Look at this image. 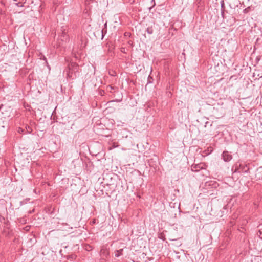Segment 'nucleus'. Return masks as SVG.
Segmentation results:
<instances>
[{
    "mask_svg": "<svg viewBox=\"0 0 262 262\" xmlns=\"http://www.w3.org/2000/svg\"><path fill=\"white\" fill-rule=\"evenodd\" d=\"M146 31L149 34H151L153 33V29L151 27H148L146 29Z\"/></svg>",
    "mask_w": 262,
    "mask_h": 262,
    "instance_id": "6e6552de",
    "label": "nucleus"
},
{
    "mask_svg": "<svg viewBox=\"0 0 262 262\" xmlns=\"http://www.w3.org/2000/svg\"><path fill=\"white\" fill-rule=\"evenodd\" d=\"M203 167L200 164L192 165L191 166V170L193 171H199L200 169H202Z\"/></svg>",
    "mask_w": 262,
    "mask_h": 262,
    "instance_id": "7ed1b4c3",
    "label": "nucleus"
},
{
    "mask_svg": "<svg viewBox=\"0 0 262 262\" xmlns=\"http://www.w3.org/2000/svg\"><path fill=\"white\" fill-rule=\"evenodd\" d=\"M60 88H61V91H62V85H60Z\"/></svg>",
    "mask_w": 262,
    "mask_h": 262,
    "instance_id": "a211bd4d",
    "label": "nucleus"
},
{
    "mask_svg": "<svg viewBox=\"0 0 262 262\" xmlns=\"http://www.w3.org/2000/svg\"><path fill=\"white\" fill-rule=\"evenodd\" d=\"M151 6L149 8V10L150 11L151 9L155 6L156 3L155 0L151 1Z\"/></svg>",
    "mask_w": 262,
    "mask_h": 262,
    "instance_id": "1a4fd4ad",
    "label": "nucleus"
},
{
    "mask_svg": "<svg viewBox=\"0 0 262 262\" xmlns=\"http://www.w3.org/2000/svg\"><path fill=\"white\" fill-rule=\"evenodd\" d=\"M259 237L262 239V231H259V234H258Z\"/></svg>",
    "mask_w": 262,
    "mask_h": 262,
    "instance_id": "f8f14e48",
    "label": "nucleus"
},
{
    "mask_svg": "<svg viewBox=\"0 0 262 262\" xmlns=\"http://www.w3.org/2000/svg\"><path fill=\"white\" fill-rule=\"evenodd\" d=\"M213 149L211 147H209L207 148L206 150H204L203 151V153L204 154V156H207L209 154H210L212 151Z\"/></svg>",
    "mask_w": 262,
    "mask_h": 262,
    "instance_id": "39448f33",
    "label": "nucleus"
},
{
    "mask_svg": "<svg viewBox=\"0 0 262 262\" xmlns=\"http://www.w3.org/2000/svg\"><path fill=\"white\" fill-rule=\"evenodd\" d=\"M16 5L18 7H23V5L20 2L17 3Z\"/></svg>",
    "mask_w": 262,
    "mask_h": 262,
    "instance_id": "ddd939ff",
    "label": "nucleus"
},
{
    "mask_svg": "<svg viewBox=\"0 0 262 262\" xmlns=\"http://www.w3.org/2000/svg\"><path fill=\"white\" fill-rule=\"evenodd\" d=\"M222 158L224 161L229 162L232 159V156L228 151H225L222 154Z\"/></svg>",
    "mask_w": 262,
    "mask_h": 262,
    "instance_id": "f03ea898",
    "label": "nucleus"
},
{
    "mask_svg": "<svg viewBox=\"0 0 262 262\" xmlns=\"http://www.w3.org/2000/svg\"><path fill=\"white\" fill-rule=\"evenodd\" d=\"M123 250L122 249L116 250L115 252V254L116 257H119L120 256L122 255Z\"/></svg>",
    "mask_w": 262,
    "mask_h": 262,
    "instance_id": "423d86ee",
    "label": "nucleus"
},
{
    "mask_svg": "<svg viewBox=\"0 0 262 262\" xmlns=\"http://www.w3.org/2000/svg\"><path fill=\"white\" fill-rule=\"evenodd\" d=\"M208 123H209V122L206 121V122H205V126H204L206 127L207 126V125Z\"/></svg>",
    "mask_w": 262,
    "mask_h": 262,
    "instance_id": "2eb2a0df",
    "label": "nucleus"
},
{
    "mask_svg": "<svg viewBox=\"0 0 262 262\" xmlns=\"http://www.w3.org/2000/svg\"><path fill=\"white\" fill-rule=\"evenodd\" d=\"M102 33L103 34V31H102ZM103 35L102 34V38H103Z\"/></svg>",
    "mask_w": 262,
    "mask_h": 262,
    "instance_id": "6ab92c4d",
    "label": "nucleus"
},
{
    "mask_svg": "<svg viewBox=\"0 0 262 262\" xmlns=\"http://www.w3.org/2000/svg\"><path fill=\"white\" fill-rule=\"evenodd\" d=\"M224 9L222 10L221 14H222V17H223V18H224Z\"/></svg>",
    "mask_w": 262,
    "mask_h": 262,
    "instance_id": "4468645a",
    "label": "nucleus"
},
{
    "mask_svg": "<svg viewBox=\"0 0 262 262\" xmlns=\"http://www.w3.org/2000/svg\"><path fill=\"white\" fill-rule=\"evenodd\" d=\"M235 171L238 172L247 173L249 168L247 165L243 163H236L235 165Z\"/></svg>",
    "mask_w": 262,
    "mask_h": 262,
    "instance_id": "f257e3e1",
    "label": "nucleus"
},
{
    "mask_svg": "<svg viewBox=\"0 0 262 262\" xmlns=\"http://www.w3.org/2000/svg\"><path fill=\"white\" fill-rule=\"evenodd\" d=\"M86 250H88V251H90L92 250V248H91V246H90V245H87L86 246V248H85Z\"/></svg>",
    "mask_w": 262,
    "mask_h": 262,
    "instance_id": "9d476101",
    "label": "nucleus"
},
{
    "mask_svg": "<svg viewBox=\"0 0 262 262\" xmlns=\"http://www.w3.org/2000/svg\"><path fill=\"white\" fill-rule=\"evenodd\" d=\"M221 8H222V10L225 9L224 3L223 1H221Z\"/></svg>",
    "mask_w": 262,
    "mask_h": 262,
    "instance_id": "9b49d317",
    "label": "nucleus"
},
{
    "mask_svg": "<svg viewBox=\"0 0 262 262\" xmlns=\"http://www.w3.org/2000/svg\"><path fill=\"white\" fill-rule=\"evenodd\" d=\"M129 1H130V2L131 3H134V0H129Z\"/></svg>",
    "mask_w": 262,
    "mask_h": 262,
    "instance_id": "dca6fc26",
    "label": "nucleus"
},
{
    "mask_svg": "<svg viewBox=\"0 0 262 262\" xmlns=\"http://www.w3.org/2000/svg\"><path fill=\"white\" fill-rule=\"evenodd\" d=\"M20 130H21V132H23L24 130L20 128H19V129H18V132H20Z\"/></svg>",
    "mask_w": 262,
    "mask_h": 262,
    "instance_id": "f3484780",
    "label": "nucleus"
},
{
    "mask_svg": "<svg viewBox=\"0 0 262 262\" xmlns=\"http://www.w3.org/2000/svg\"><path fill=\"white\" fill-rule=\"evenodd\" d=\"M238 77V76L237 75H233V76H231L230 78V81H235V80H236L237 79V78Z\"/></svg>",
    "mask_w": 262,
    "mask_h": 262,
    "instance_id": "0eeeda50",
    "label": "nucleus"
},
{
    "mask_svg": "<svg viewBox=\"0 0 262 262\" xmlns=\"http://www.w3.org/2000/svg\"><path fill=\"white\" fill-rule=\"evenodd\" d=\"M118 89V88L115 86H113L112 85H107L106 87V91L107 92H112V91H115L116 90Z\"/></svg>",
    "mask_w": 262,
    "mask_h": 262,
    "instance_id": "20e7f679",
    "label": "nucleus"
}]
</instances>
